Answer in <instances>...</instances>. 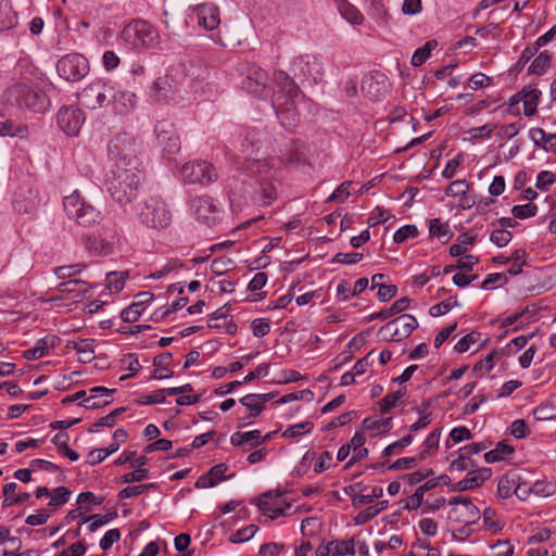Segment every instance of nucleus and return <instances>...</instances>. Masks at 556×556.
I'll return each instance as SVG.
<instances>
[{"mask_svg": "<svg viewBox=\"0 0 556 556\" xmlns=\"http://www.w3.org/2000/svg\"><path fill=\"white\" fill-rule=\"evenodd\" d=\"M273 81L278 88L271 97V108L282 127L292 130L300 122V114L295 108V98L301 90L294 79L283 71H275Z\"/></svg>", "mask_w": 556, "mask_h": 556, "instance_id": "f257e3e1", "label": "nucleus"}, {"mask_svg": "<svg viewBox=\"0 0 556 556\" xmlns=\"http://www.w3.org/2000/svg\"><path fill=\"white\" fill-rule=\"evenodd\" d=\"M190 210L194 217L205 224L212 225L215 222V205L213 199L206 195L195 197L190 201Z\"/></svg>", "mask_w": 556, "mask_h": 556, "instance_id": "6ab92c4d", "label": "nucleus"}, {"mask_svg": "<svg viewBox=\"0 0 556 556\" xmlns=\"http://www.w3.org/2000/svg\"><path fill=\"white\" fill-rule=\"evenodd\" d=\"M469 184L465 179L452 181L445 189V195L451 198H459V206L470 208L475 205L476 200L468 193Z\"/></svg>", "mask_w": 556, "mask_h": 556, "instance_id": "4be33fe9", "label": "nucleus"}, {"mask_svg": "<svg viewBox=\"0 0 556 556\" xmlns=\"http://www.w3.org/2000/svg\"><path fill=\"white\" fill-rule=\"evenodd\" d=\"M63 206L67 217L83 227H91L102 219L101 212L86 202L77 190L64 197Z\"/></svg>", "mask_w": 556, "mask_h": 556, "instance_id": "39448f33", "label": "nucleus"}, {"mask_svg": "<svg viewBox=\"0 0 556 556\" xmlns=\"http://www.w3.org/2000/svg\"><path fill=\"white\" fill-rule=\"evenodd\" d=\"M155 135L162 150L167 154H175L180 150V140L172 122H159L155 125Z\"/></svg>", "mask_w": 556, "mask_h": 556, "instance_id": "dca6fc26", "label": "nucleus"}, {"mask_svg": "<svg viewBox=\"0 0 556 556\" xmlns=\"http://www.w3.org/2000/svg\"><path fill=\"white\" fill-rule=\"evenodd\" d=\"M17 24L16 13L9 0H0V31L12 29Z\"/></svg>", "mask_w": 556, "mask_h": 556, "instance_id": "c9c22d12", "label": "nucleus"}, {"mask_svg": "<svg viewBox=\"0 0 556 556\" xmlns=\"http://www.w3.org/2000/svg\"><path fill=\"white\" fill-rule=\"evenodd\" d=\"M84 122L83 111L74 105L62 106L56 114V124L67 136H77Z\"/></svg>", "mask_w": 556, "mask_h": 556, "instance_id": "2eb2a0df", "label": "nucleus"}, {"mask_svg": "<svg viewBox=\"0 0 556 556\" xmlns=\"http://www.w3.org/2000/svg\"><path fill=\"white\" fill-rule=\"evenodd\" d=\"M313 427L314 425L312 421H303L296 425H292L282 432V437L296 438L303 433H309L313 430Z\"/></svg>", "mask_w": 556, "mask_h": 556, "instance_id": "13d9d810", "label": "nucleus"}, {"mask_svg": "<svg viewBox=\"0 0 556 556\" xmlns=\"http://www.w3.org/2000/svg\"><path fill=\"white\" fill-rule=\"evenodd\" d=\"M230 443L233 446L242 447L243 451H250L262 445L264 440H261V431L255 429L245 432L237 431L232 433L230 437Z\"/></svg>", "mask_w": 556, "mask_h": 556, "instance_id": "b1692460", "label": "nucleus"}, {"mask_svg": "<svg viewBox=\"0 0 556 556\" xmlns=\"http://www.w3.org/2000/svg\"><path fill=\"white\" fill-rule=\"evenodd\" d=\"M55 68L61 78L70 83H76L88 75L90 66L83 54L75 52L60 58Z\"/></svg>", "mask_w": 556, "mask_h": 556, "instance_id": "9d476101", "label": "nucleus"}, {"mask_svg": "<svg viewBox=\"0 0 556 556\" xmlns=\"http://www.w3.org/2000/svg\"><path fill=\"white\" fill-rule=\"evenodd\" d=\"M16 489H17V484L15 482L7 483L3 486L4 498L2 502V507H10L12 505H21V504L26 503L30 498V494L27 492H23V493L18 494L16 497L10 498L9 493H15Z\"/></svg>", "mask_w": 556, "mask_h": 556, "instance_id": "a19ab883", "label": "nucleus"}, {"mask_svg": "<svg viewBox=\"0 0 556 556\" xmlns=\"http://www.w3.org/2000/svg\"><path fill=\"white\" fill-rule=\"evenodd\" d=\"M383 495V489L381 486H374L370 494H361L353 496L352 505L358 508L363 505L370 504L375 498H380Z\"/></svg>", "mask_w": 556, "mask_h": 556, "instance_id": "603ef678", "label": "nucleus"}, {"mask_svg": "<svg viewBox=\"0 0 556 556\" xmlns=\"http://www.w3.org/2000/svg\"><path fill=\"white\" fill-rule=\"evenodd\" d=\"M277 199V188L269 177L257 178L253 190V200L262 206H268Z\"/></svg>", "mask_w": 556, "mask_h": 556, "instance_id": "aec40b11", "label": "nucleus"}, {"mask_svg": "<svg viewBox=\"0 0 556 556\" xmlns=\"http://www.w3.org/2000/svg\"><path fill=\"white\" fill-rule=\"evenodd\" d=\"M91 287L92 285L85 280L70 279L68 281L59 283L56 290L61 294L70 295L72 299H78L84 298Z\"/></svg>", "mask_w": 556, "mask_h": 556, "instance_id": "a878e982", "label": "nucleus"}, {"mask_svg": "<svg viewBox=\"0 0 556 556\" xmlns=\"http://www.w3.org/2000/svg\"><path fill=\"white\" fill-rule=\"evenodd\" d=\"M112 96H110V104L113 111L118 115H128L135 111L137 106V96L128 90L116 89L112 84Z\"/></svg>", "mask_w": 556, "mask_h": 556, "instance_id": "a211bd4d", "label": "nucleus"}, {"mask_svg": "<svg viewBox=\"0 0 556 556\" xmlns=\"http://www.w3.org/2000/svg\"><path fill=\"white\" fill-rule=\"evenodd\" d=\"M72 492L66 486H58L51 491L49 506L59 507L68 502Z\"/></svg>", "mask_w": 556, "mask_h": 556, "instance_id": "864d4df0", "label": "nucleus"}, {"mask_svg": "<svg viewBox=\"0 0 556 556\" xmlns=\"http://www.w3.org/2000/svg\"><path fill=\"white\" fill-rule=\"evenodd\" d=\"M533 494L536 496L547 497L556 492V484L545 480H536L533 484Z\"/></svg>", "mask_w": 556, "mask_h": 556, "instance_id": "680f3d73", "label": "nucleus"}, {"mask_svg": "<svg viewBox=\"0 0 556 556\" xmlns=\"http://www.w3.org/2000/svg\"><path fill=\"white\" fill-rule=\"evenodd\" d=\"M434 472L432 469H421L417 470L410 473H405L401 478L408 484V485H415L420 483L422 480L429 478Z\"/></svg>", "mask_w": 556, "mask_h": 556, "instance_id": "69168bd1", "label": "nucleus"}, {"mask_svg": "<svg viewBox=\"0 0 556 556\" xmlns=\"http://www.w3.org/2000/svg\"><path fill=\"white\" fill-rule=\"evenodd\" d=\"M241 88L257 98L269 96L268 75L257 65H249L245 77L241 80Z\"/></svg>", "mask_w": 556, "mask_h": 556, "instance_id": "ddd939ff", "label": "nucleus"}, {"mask_svg": "<svg viewBox=\"0 0 556 556\" xmlns=\"http://www.w3.org/2000/svg\"><path fill=\"white\" fill-rule=\"evenodd\" d=\"M199 25L206 30H214L220 24L219 9L214 3H202L195 8Z\"/></svg>", "mask_w": 556, "mask_h": 556, "instance_id": "412c9836", "label": "nucleus"}, {"mask_svg": "<svg viewBox=\"0 0 556 556\" xmlns=\"http://www.w3.org/2000/svg\"><path fill=\"white\" fill-rule=\"evenodd\" d=\"M290 71L294 78L302 84L316 85L324 77V66L320 58L315 54H302L293 58Z\"/></svg>", "mask_w": 556, "mask_h": 556, "instance_id": "0eeeda50", "label": "nucleus"}, {"mask_svg": "<svg viewBox=\"0 0 556 556\" xmlns=\"http://www.w3.org/2000/svg\"><path fill=\"white\" fill-rule=\"evenodd\" d=\"M404 395L405 390H397L387 394L379 402L380 412L382 414L389 413L392 408H394L397 405V403L404 397Z\"/></svg>", "mask_w": 556, "mask_h": 556, "instance_id": "de8ad7c7", "label": "nucleus"}, {"mask_svg": "<svg viewBox=\"0 0 556 556\" xmlns=\"http://www.w3.org/2000/svg\"><path fill=\"white\" fill-rule=\"evenodd\" d=\"M434 488H435V482H432L429 480L426 481L424 484L419 485L416 489L415 493L405 500L404 508H406L407 510H416L417 508L422 506L425 503L424 496H425L426 492H428Z\"/></svg>", "mask_w": 556, "mask_h": 556, "instance_id": "72a5a7b5", "label": "nucleus"}, {"mask_svg": "<svg viewBox=\"0 0 556 556\" xmlns=\"http://www.w3.org/2000/svg\"><path fill=\"white\" fill-rule=\"evenodd\" d=\"M417 236L418 229L415 225H405L395 231L393 241L395 243H403L408 238H416Z\"/></svg>", "mask_w": 556, "mask_h": 556, "instance_id": "338daca9", "label": "nucleus"}, {"mask_svg": "<svg viewBox=\"0 0 556 556\" xmlns=\"http://www.w3.org/2000/svg\"><path fill=\"white\" fill-rule=\"evenodd\" d=\"M61 339L55 334H48L36 341L35 345L23 352L24 358L28 361L39 359L49 353L50 349L55 348Z\"/></svg>", "mask_w": 556, "mask_h": 556, "instance_id": "5701e85b", "label": "nucleus"}, {"mask_svg": "<svg viewBox=\"0 0 556 556\" xmlns=\"http://www.w3.org/2000/svg\"><path fill=\"white\" fill-rule=\"evenodd\" d=\"M86 268V263H77L73 265L58 266L53 269V273L58 277V279H71L79 275Z\"/></svg>", "mask_w": 556, "mask_h": 556, "instance_id": "c03bdc74", "label": "nucleus"}, {"mask_svg": "<svg viewBox=\"0 0 556 556\" xmlns=\"http://www.w3.org/2000/svg\"><path fill=\"white\" fill-rule=\"evenodd\" d=\"M250 169L253 174L257 175L258 178L269 177L270 179L275 178V160L274 159H264L256 160L250 166Z\"/></svg>", "mask_w": 556, "mask_h": 556, "instance_id": "58836bf2", "label": "nucleus"}, {"mask_svg": "<svg viewBox=\"0 0 556 556\" xmlns=\"http://www.w3.org/2000/svg\"><path fill=\"white\" fill-rule=\"evenodd\" d=\"M362 90L370 100L379 101L389 92L388 77L381 72H371L363 78Z\"/></svg>", "mask_w": 556, "mask_h": 556, "instance_id": "f3484780", "label": "nucleus"}, {"mask_svg": "<svg viewBox=\"0 0 556 556\" xmlns=\"http://www.w3.org/2000/svg\"><path fill=\"white\" fill-rule=\"evenodd\" d=\"M143 311L144 307H138V304L132 303L122 311L121 318L127 324L135 323L139 319Z\"/></svg>", "mask_w": 556, "mask_h": 556, "instance_id": "774afa93", "label": "nucleus"}, {"mask_svg": "<svg viewBox=\"0 0 556 556\" xmlns=\"http://www.w3.org/2000/svg\"><path fill=\"white\" fill-rule=\"evenodd\" d=\"M530 139L534 146L543 148L545 151L556 150V135L546 134L542 128H532L529 132Z\"/></svg>", "mask_w": 556, "mask_h": 556, "instance_id": "473e14b6", "label": "nucleus"}, {"mask_svg": "<svg viewBox=\"0 0 556 556\" xmlns=\"http://www.w3.org/2000/svg\"><path fill=\"white\" fill-rule=\"evenodd\" d=\"M459 515V521L463 523H476L481 517L479 508L472 503L463 507Z\"/></svg>", "mask_w": 556, "mask_h": 556, "instance_id": "bf43d9fd", "label": "nucleus"}, {"mask_svg": "<svg viewBox=\"0 0 556 556\" xmlns=\"http://www.w3.org/2000/svg\"><path fill=\"white\" fill-rule=\"evenodd\" d=\"M186 75L190 78L191 83L194 85L195 91H198V89L201 87V84L211 78L212 70H210L206 65H204L200 61H193V62H190V65L187 68Z\"/></svg>", "mask_w": 556, "mask_h": 556, "instance_id": "cd10ccee", "label": "nucleus"}, {"mask_svg": "<svg viewBox=\"0 0 556 556\" xmlns=\"http://www.w3.org/2000/svg\"><path fill=\"white\" fill-rule=\"evenodd\" d=\"M118 241V233L114 226H103L99 232L83 239L85 249L94 256H109L113 254Z\"/></svg>", "mask_w": 556, "mask_h": 556, "instance_id": "1a4fd4ad", "label": "nucleus"}, {"mask_svg": "<svg viewBox=\"0 0 556 556\" xmlns=\"http://www.w3.org/2000/svg\"><path fill=\"white\" fill-rule=\"evenodd\" d=\"M173 359V354L170 352H164L156 355L153 358V366L155 367L151 379L162 380L168 379L174 376V371L168 368L169 363Z\"/></svg>", "mask_w": 556, "mask_h": 556, "instance_id": "bb28decb", "label": "nucleus"}, {"mask_svg": "<svg viewBox=\"0 0 556 556\" xmlns=\"http://www.w3.org/2000/svg\"><path fill=\"white\" fill-rule=\"evenodd\" d=\"M140 142L127 132L115 135L108 143V157L113 162L112 168L137 166Z\"/></svg>", "mask_w": 556, "mask_h": 556, "instance_id": "20e7f679", "label": "nucleus"}, {"mask_svg": "<svg viewBox=\"0 0 556 556\" xmlns=\"http://www.w3.org/2000/svg\"><path fill=\"white\" fill-rule=\"evenodd\" d=\"M256 394L251 393L239 400V402L250 410V417H258L265 406H262V403L256 402Z\"/></svg>", "mask_w": 556, "mask_h": 556, "instance_id": "6e6d98bb", "label": "nucleus"}, {"mask_svg": "<svg viewBox=\"0 0 556 556\" xmlns=\"http://www.w3.org/2000/svg\"><path fill=\"white\" fill-rule=\"evenodd\" d=\"M282 491H268L264 493L257 502V507L263 515L268 516L270 519H276L280 516L288 515L291 508V503L282 498Z\"/></svg>", "mask_w": 556, "mask_h": 556, "instance_id": "4468645a", "label": "nucleus"}, {"mask_svg": "<svg viewBox=\"0 0 556 556\" xmlns=\"http://www.w3.org/2000/svg\"><path fill=\"white\" fill-rule=\"evenodd\" d=\"M399 323H401V327L395 325L394 330H392L391 336H387V339H390L394 342L402 341L403 339L408 338L412 332L418 327V321L413 315L404 314L396 318Z\"/></svg>", "mask_w": 556, "mask_h": 556, "instance_id": "393cba45", "label": "nucleus"}, {"mask_svg": "<svg viewBox=\"0 0 556 556\" xmlns=\"http://www.w3.org/2000/svg\"><path fill=\"white\" fill-rule=\"evenodd\" d=\"M437 46V40H428L421 48L414 52L410 59V64L415 67L422 65L429 59L431 51L435 49Z\"/></svg>", "mask_w": 556, "mask_h": 556, "instance_id": "79ce46f5", "label": "nucleus"}, {"mask_svg": "<svg viewBox=\"0 0 556 556\" xmlns=\"http://www.w3.org/2000/svg\"><path fill=\"white\" fill-rule=\"evenodd\" d=\"M233 268V262L229 257H218L211 263V271L216 276H222Z\"/></svg>", "mask_w": 556, "mask_h": 556, "instance_id": "052dcab7", "label": "nucleus"}, {"mask_svg": "<svg viewBox=\"0 0 556 556\" xmlns=\"http://www.w3.org/2000/svg\"><path fill=\"white\" fill-rule=\"evenodd\" d=\"M5 102L11 106L33 112H45L49 105L47 96L37 87L16 83L4 92Z\"/></svg>", "mask_w": 556, "mask_h": 556, "instance_id": "7ed1b4c3", "label": "nucleus"}, {"mask_svg": "<svg viewBox=\"0 0 556 556\" xmlns=\"http://www.w3.org/2000/svg\"><path fill=\"white\" fill-rule=\"evenodd\" d=\"M551 65V55L547 51L541 52L531 63L529 72L535 75H543Z\"/></svg>", "mask_w": 556, "mask_h": 556, "instance_id": "09e8293b", "label": "nucleus"}, {"mask_svg": "<svg viewBox=\"0 0 556 556\" xmlns=\"http://www.w3.org/2000/svg\"><path fill=\"white\" fill-rule=\"evenodd\" d=\"M112 83L97 79L87 85L78 94L83 105L89 110H97L110 104Z\"/></svg>", "mask_w": 556, "mask_h": 556, "instance_id": "f8f14e48", "label": "nucleus"}, {"mask_svg": "<svg viewBox=\"0 0 556 556\" xmlns=\"http://www.w3.org/2000/svg\"><path fill=\"white\" fill-rule=\"evenodd\" d=\"M481 333L477 331H472L465 337H463L454 346L455 351L458 353L467 352L470 346L477 343L480 340Z\"/></svg>", "mask_w": 556, "mask_h": 556, "instance_id": "0e129e2a", "label": "nucleus"}, {"mask_svg": "<svg viewBox=\"0 0 556 556\" xmlns=\"http://www.w3.org/2000/svg\"><path fill=\"white\" fill-rule=\"evenodd\" d=\"M118 451V443H111L105 448H96L89 452L87 462L90 465H97L103 462L108 456Z\"/></svg>", "mask_w": 556, "mask_h": 556, "instance_id": "a18cd8bd", "label": "nucleus"}, {"mask_svg": "<svg viewBox=\"0 0 556 556\" xmlns=\"http://www.w3.org/2000/svg\"><path fill=\"white\" fill-rule=\"evenodd\" d=\"M542 92L535 87H526L521 90V100L523 102V114L532 116L538 111V105Z\"/></svg>", "mask_w": 556, "mask_h": 556, "instance_id": "c756f323", "label": "nucleus"}, {"mask_svg": "<svg viewBox=\"0 0 556 556\" xmlns=\"http://www.w3.org/2000/svg\"><path fill=\"white\" fill-rule=\"evenodd\" d=\"M515 450L511 445L500 441L495 447L484 454V460L488 464L497 463L507 459L514 454Z\"/></svg>", "mask_w": 556, "mask_h": 556, "instance_id": "e433bc0d", "label": "nucleus"}, {"mask_svg": "<svg viewBox=\"0 0 556 556\" xmlns=\"http://www.w3.org/2000/svg\"><path fill=\"white\" fill-rule=\"evenodd\" d=\"M258 527L255 525H249L233 532L229 540L231 543L238 544L243 543L252 539L257 532Z\"/></svg>", "mask_w": 556, "mask_h": 556, "instance_id": "3c124183", "label": "nucleus"}, {"mask_svg": "<svg viewBox=\"0 0 556 556\" xmlns=\"http://www.w3.org/2000/svg\"><path fill=\"white\" fill-rule=\"evenodd\" d=\"M140 222L151 229H164L172 222V213L167 204L159 197L147 199L139 211Z\"/></svg>", "mask_w": 556, "mask_h": 556, "instance_id": "423d86ee", "label": "nucleus"}, {"mask_svg": "<svg viewBox=\"0 0 556 556\" xmlns=\"http://www.w3.org/2000/svg\"><path fill=\"white\" fill-rule=\"evenodd\" d=\"M393 427L392 417L386 419L365 418L363 420V428L368 431L388 432Z\"/></svg>", "mask_w": 556, "mask_h": 556, "instance_id": "37998d69", "label": "nucleus"}, {"mask_svg": "<svg viewBox=\"0 0 556 556\" xmlns=\"http://www.w3.org/2000/svg\"><path fill=\"white\" fill-rule=\"evenodd\" d=\"M67 349H73L79 354V361L81 363H89L93 359V340L84 339L78 342L76 341H67Z\"/></svg>", "mask_w": 556, "mask_h": 556, "instance_id": "f704fd0d", "label": "nucleus"}, {"mask_svg": "<svg viewBox=\"0 0 556 556\" xmlns=\"http://www.w3.org/2000/svg\"><path fill=\"white\" fill-rule=\"evenodd\" d=\"M122 38L134 48H151L159 41V33L149 22L134 20L122 30Z\"/></svg>", "mask_w": 556, "mask_h": 556, "instance_id": "6e6552de", "label": "nucleus"}, {"mask_svg": "<svg viewBox=\"0 0 556 556\" xmlns=\"http://www.w3.org/2000/svg\"><path fill=\"white\" fill-rule=\"evenodd\" d=\"M414 441V435L412 433H408L404 437H402L400 440L389 444L384 450L382 451V455L384 457H389L396 453L399 450H403L410 445Z\"/></svg>", "mask_w": 556, "mask_h": 556, "instance_id": "5fc2aeb1", "label": "nucleus"}, {"mask_svg": "<svg viewBox=\"0 0 556 556\" xmlns=\"http://www.w3.org/2000/svg\"><path fill=\"white\" fill-rule=\"evenodd\" d=\"M330 543L332 549L331 556L355 555V542L353 539L348 541L333 540Z\"/></svg>", "mask_w": 556, "mask_h": 556, "instance_id": "49530a36", "label": "nucleus"}, {"mask_svg": "<svg viewBox=\"0 0 556 556\" xmlns=\"http://www.w3.org/2000/svg\"><path fill=\"white\" fill-rule=\"evenodd\" d=\"M144 174L138 166L111 168L106 178V189L111 198L121 205L131 203L138 195Z\"/></svg>", "mask_w": 556, "mask_h": 556, "instance_id": "f03ea898", "label": "nucleus"}, {"mask_svg": "<svg viewBox=\"0 0 556 556\" xmlns=\"http://www.w3.org/2000/svg\"><path fill=\"white\" fill-rule=\"evenodd\" d=\"M410 300L407 296H403L396 300L389 308H384L380 312L372 313L365 317V321L369 323L375 319H388L396 314L404 312L409 306Z\"/></svg>", "mask_w": 556, "mask_h": 556, "instance_id": "c85d7f7f", "label": "nucleus"}, {"mask_svg": "<svg viewBox=\"0 0 556 556\" xmlns=\"http://www.w3.org/2000/svg\"><path fill=\"white\" fill-rule=\"evenodd\" d=\"M527 253L523 249L516 250L511 255L513 265L508 269V274L510 276H517L522 273V267L525 265V257Z\"/></svg>", "mask_w": 556, "mask_h": 556, "instance_id": "e2e57ef3", "label": "nucleus"}, {"mask_svg": "<svg viewBox=\"0 0 556 556\" xmlns=\"http://www.w3.org/2000/svg\"><path fill=\"white\" fill-rule=\"evenodd\" d=\"M337 9L340 15L352 25H361L364 16L361 11L348 0H338Z\"/></svg>", "mask_w": 556, "mask_h": 556, "instance_id": "2f4dec72", "label": "nucleus"}, {"mask_svg": "<svg viewBox=\"0 0 556 556\" xmlns=\"http://www.w3.org/2000/svg\"><path fill=\"white\" fill-rule=\"evenodd\" d=\"M368 14L379 23L389 21V13L382 0H371Z\"/></svg>", "mask_w": 556, "mask_h": 556, "instance_id": "8fccbe9b", "label": "nucleus"}, {"mask_svg": "<svg viewBox=\"0 0 556 556\" xmlns=\"http://www.w3.org/2000/svg\"><path fill=\"white\" fill-rule=\"evenodd\" d=\"M518 476L519 473L517 471L510 470L498 479L497 496L500 498L506 500L513 495L516 483L518 482Z\"/></svg>", "mask_w": 556, "mask_h": 556, "instance_id": "7c9ffc66", "label": "nucleus"}, {"mask_svg": "<svg viewBox=\"0 0 556 556\" xmlns=\"http://www.w3.org/2000/svg\"><path fill=\"white\" fill-rule=\"evenodd\" d=\"M430 236L437 237L443 243H446L452 237L450 225L447 222H442L440 218H433L429 222Z\"/></svg>", "mask_w": 556, "mask_h": 556, "instance_id": "4c0bfd02", "label": "nucleus"}, {"mask_svg": "<svg viewBox=\"0 0 556 556\" xmlns=\"http://www.w3.org/2000/svg\"><path fill=\"white\" fill-rule=\"evenodd\" d=\"M538 213V205L534 203H527L515 205L511 208V214L515 218L526 219L535 216Z\"/></svg>", "mask_w": 556, "mask_h": 556, "instance_id": "4d7b16f0", "label": "nucleus"}, {"mask_svg": "<svg viewBox=\"0 0 556 556\" xmlns=\"http://www.w3.org/2000/svg\"><path fill=\"white\" fill-rule=\"evenodd\" d=\"M180 177L185 184L205 187L217 179V172L206 161H190L180 168Z\"/></svg>", "mask_w": 556, "mask_h": 556, "instance_id": "9b49d317", "label": "nucleus"}, {"mask_svg": "<svg viewBox=\"0 0 556 556\" xmlns=\"http://www.w3.org/2000/svg\"><path fill=\"white\" fill-rule=\"evenodd\" d=\"M441 431L435 429L431 431L420 446L419 459L424 460L431 456L438 448L440 442Z\"/></svg>", "mask_w": 556, "mask_h": 556, "instance_id": "ea45409f", "label": "nucleus"}]
</instances>
